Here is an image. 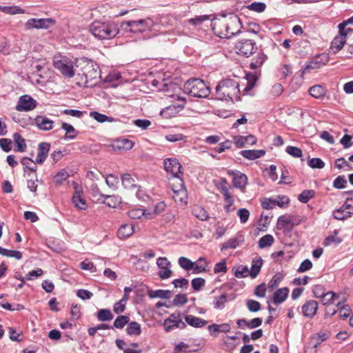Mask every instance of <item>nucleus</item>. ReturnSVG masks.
Listing matches in <instances>:
<instances>
[{
	"instance_id": "nucleus-9",
	"label": "nucleus",
	"mask_w": 353,
	"mask_h": 353,
	"mask_svg": "<svg viewBox=\"0 0 353 353\" xmlns=\"http://www.w3.org/2000/svg\"><path fill=\"white\" fill-rule=\"evenodd\" d=\"M37 105L35 99L30 95L24 94L19 97L15 108L19 112H29L36 108Z\"/></svg>"
},
{
	"instance_id": "nucleus-41",
	"label": "nucleus",
	"mask_w": 353,
	"mask_h": 353,
	"mask_svg": "<svg viewBox=\"0 0 353 353\" xmlns=\"http://www.w3.org/2000/svg\"><path fill=\"white\" fill-rule=\"evenodd\" d=\"M90 116L99 123H103L105 121L112 122L114 120V119L112 117H109L96 111L90 112Z\"/></svg>"
},
{
	"instance_id": "nucleus-43",
	"label": "nucleus",
	"mask_w": 353,
	"mask_h": 353,
	"mask_svg": "<svg viewBox=\"0 0 353 353\" xmlns=\"http://www.w3.org/2000/svg\"><path fill=\"white\" fill-rule=\"evenodd\" d=\"M227 301V294L225 293L222 294L218 297H214L213 301L214 307L216 309L222 310L225 307Z\"/></svg>"
},
{
	"instance_id": "nucleus-2",
	"label": "nucleus",
	"mask_w": 353,
	"mask_h": 353,
	"mask_svg": "<svg viewBox=\"0 0 353 353\" xmlns=\"http://www.w3.org/2000/svg\"><path fill=\"white\" fill-rule=\"evenodd\" d=\"M235 48L239 54L245 57H249L256 53L250 63V67L252 70L260 68L268 58L262 50L258 49L256 42L252 39H241L239 40L235 44Z\"/></svg>"
},
{
	"instance_id": "nucleus-59",
	"label": "nucleus",
	"mask_w": 353,
	"mask_h": 353,
	"mask_svg": "<svg viewBox=\"0 0 353 353\" xmlns=\"http://www.w3.org/2000/svg\"><path fill=\"white\" fill-rule=\"evenodd\" d=\"M2 12L10 14L24 13V10L17 6H3Z\"/></svg>"
},
{
	"instance_id": "nucleus-34",
	"label": "nucleus",
	"mask_w": 353,
	"mask_h": 353,
	"mask_svg": "<svg viewBox=\"0 0 353 353\" xmlns=\"http://www.w3.org/2000/svg\"><path fill=\"white\" fill-rule=\"evenodd\" d=\"M292 223V216L290 215H281L278 218L277 220V228L279 230L283 229L288 226L291 227Z\"/></svg>"
},
{
	"instance_id": "nucleus-57",
	"label": "nucleus",
	"mask_w": 353,
	"mask_h": 353,
	"mask_svg": "<svg viewBox=\"0 0 353 353\" xmlns=\"http://www.w3.org/2000/svg\"><path fill=\"white\" fill-rule=\"evenodd\" d=\"M312 292L314 296L318 299H321L322 296H325V294L327 293L325 292V287L322 285H314Z\"/></svg>"
},
{
	"instance_id": "nucleus-39",
	"label": "nucleus",
	"mask_w": 353,
	"mask_h": 353,
	"mask_svg": "<svg viewBox=\"0 0 353 353\" xmlns=\"http://www.w3.org/2000/svg\"><path fill=\"white\" fill-rule=\"evenodd\" d=\"M0 254L8 256L13 257L18 260L22 258V253L17 250H11L0 247Z\"/></svg>"
},
{
	"instance_id": "nucleus-22",
	"label": "nucleus",
	"mask_w": 353,
	"mask_h": 353,
	"mask_svg": "<svg viewBox=\"0 0 353 353\" xmlns=\"http://www.w3.org/2000/svg\"><path fill=\"white\" fill-rule=\"evenodd\" d=\"M240 154L244 158L249 160H255L256 159L261 158L265 154V150H241Z\"/></svg>"
},
{
	"instance_id": "nucleus-56",
	"label": "nucleus",
	"mask_w": 353,
	"mask_h": 353,
	"mask_svg": "<svg viewBox=\"0 0 353 353\" xmlns=\"http://www.w3.org/2000/svg\"><path fill=\"white\" fill-rule=\"evenodd\" d=\"M105 183L110 188H115L119 183V178L114 174H108L105 178Z\"/></svg>"
},
{
	"instance_id": "nucleus-36",
	"label": "nucleus",
	"mask_w": 353,
	"mask_h": 353,
	"mask_svg": "<svg viewBox=\"0 0 353 353\" xmlns=\"http://www.w3.org/2000/svg\"><path fill=\"white\" fill-rule=\"evenodd\" d=\"M148 295L150 298L158 297L167 299L171 296V292L163 290H151L149 292Z\"/></svg>"
},
{
	"instance_id": "nucleus-23",
	"label": "nucleus",
	"mask_w": 353,
	"mask_h": 353,
	"mask_svg": "<svg viewBox=\"0 0 353 353\" xmlns=\"http://www.w3.org/2000/svg\"><path fill=\"white\" fill-rule=\"evenodd\" d=\"M289 290L288 288H282L275 291L273 295V302L276 305H279L285 301L288 296Z\"/></svg>"
},
{
	"instance_id": "nucleus-6",
	"label": "nucleus",
	"mask_w": 353,
	"mask_h": 353,
	"mask_svg": "<svg viewBox=\"0 0 353 353\" xmlns=\"http://www.w3.org/2000/svg\"><path fill=\"white\" fill-rule=\"evenodd\" d=\"M164 168L168 173H170L172 176L177 178L180 181L181 189L179 190H174L176 194H181L183 196H186V190L183 189V179H181L180 174H181L182 166L179 161L175 158H170L164 161Z\"/></svg>"
},
{
	"instance_id": "nucleus-10",
	"label": "nucleus",
	"mask_w": 353,
	"mask_h": 353,
	"mask_svg": "<svg viewBox=\"0 0 353 353\" xmlns=\"http://www.w3.org/2000/svg\"><path fill=\"white\" fill-rule=\"evenodd\" d=\"M54 23V21L52 19H30L26 23V29H47Z\"/></svg>"
},
{
	"instance_id": "nucleus-20",
	"label": "nucleus",
	"mask_w": 353,
	"mask_h": 353,
	"mask_svg": "<svg viewBox=\"0 0 353 353\" xmlns=\"http://www.w3.org/2000/svg\"><path fill=\"white\" fill-rule=\"evenodd\" d=\"M345 43V34H340L336 36L333 41L331 42L330 49L333 50L335 54L341 50Z\"/></svg>"
},
{
	"instance_id": "nucleus-52",
	"label": "nucleus",
	"mask_w": 353,
	"mask_h": 353,
	"mask_svg": "<svg viewBox=\"0 0 353 353\" xmlns=\"http://www.w3.org/2000/svg\"><path fill=\"white\" fill-rule=\"evenodd\" d=\"M272 201L274 205H278L281 208L288 205L290 202V199L287 196H277L276 199H272Z\"/></svg>"
},
{
	"instance_id": "nucleus-12",
	"label": "nucleus",
	"mask_w": 353,
	"mask_h": 353,
	"mask_svg": "<svg viewBox=\"0 0 353 353\" xmlns=\"http://www.w3.org/2000/svg\"><path fill=\"white\" fill-rule=\"evenodd\" d=\"M353 214V204H349L348 202L345 203L339 209L333 211V216L338 220H344Z\"/></svg>"
},
{
	"instance_id": "nucleus-1",
	"label": "nucleus",
	"mask_w": 353,
	"mask_h": 353,
	"mask_svg": "<svg viewBox=\"0 0 353 353\" xmlns=\"http://www.w3.org/2000/svg\"><path fill=\"white\" fill-rule=\"evenodd\" d=\"M212 30L220 38L230 39L241 32L243 28L240 18L233 13L215 17L211 22Z\"/></svg>"
},
{
	"instance_id": "nucleus-28",
	"label": "nucleus",
	"mask_w": 353,
	"mask_h": 353,
	"mask_svg": "<svg viewBox=\"0 0 353 353\" xmlns=\"http://www.w3.org/2000/svg\"><path fill=\"white\" fill-rule=\"evenodd\" d=\"M309 94L315 99H321L326 94V89L321 85H315L309 89Z\"/></svg>"
},
{
	"instance_id": "nucleus-14",
	"label": "nucleus",
	"mask_w": 353,
	"mask_h": 353,
	"mask_svg": "<svg viewBox=\"0 0 353 353\" xmlns=\"http://www.w3.org/2000/svg\"><path fill=\"white\" fill-rule=\"evenodd\" d=\"M50 149V144L47 142H41L38 146V152L35 163L42 164L48 157Z\"/></svg>"
},
{
	"instance_id": "nucleus-5",
	"label": "nucleus",
	"mask_w": 353,
	"mask_h": 353,
	"mask_svg": "<svg viewBox=\"0 0 353 353\" xmlns=\"http://www.w3.org/2000/svg\"><path fill=\"white\" fill-rule=\"evenodd\" d=\"M185 93L198 98H207L210 94V88L200 79H190L183 85Z\"/></svg>"
},
{
	"instance_id": "nucleus-48",
	"label": "nucleus",
	"mask_w": 353,
	"mask_h": 353,
	"mask_svg": "<svg viewBox=\"0 0 353 353\" xmlns=\"http://www.w3.org/2000/svg\"><path fill=\"white\" fill-rule=\"evenodd\" d=\"M248 9L256 12H263L266 8V4L263 2H253L247 6Z\"/></svg>"
},
{
	"instance_id": "nucleus-49",
	"label": "nucleus",
	"mask_w": 353,
	"mask_h": 353,
	"mask_svg": "<svg viewBox=\"0 0 353 353\" xmlns=\"http://www.w3.org/2000/svg\"><path fill=\"white\" fill-rule=\"evenodd\" d=\"M283 279V276L281 274L278 273L274 274L268 283V288L272 290L275 289L278 287Z\"/></svg>"
},
{
	"instance_id": "nucleus-25",
	"label": "nucleus",
	"mask_w": 353,
	"mask_h": 353,
	"mask_svg": "<svg viewBox=\"0 0 353 353\" xmlns=\"http://www.w3.org/2000/svg\"><path fill=\"white\" fill-rule=\"evenodd\" d=\"M243 241L244 236L243 235H239L236 237L231 238L223 243L221 250H225L228 248L235 249L240 243H243Z\"/></svg>"
},
{
	"instance_id": "nucleus-60",
	"label": "nucleus",
	"mask_w": 353,
	"mask_h": 353,
	"mask_svg": "<svg viewBox=\"0 0 353 353\" xmlns=\"http://www.w3.org/2000/svg\"><path fill=\"white\" fill-rule=\"evenodd\" d=\"M208 19H209L208 15L198 16L194 18L190 19L188 20V22H189V23L196 26L202 24L205 21L208 20Z\"/></svg>"
},
{
	"instance_id": "nucleus-44",
	"label": "nucleus",
	"mask_w": 353,
	"mask_h": 353,
	"mask_svg": "<svg viewBox=\"0 0 353 353\" xmlns=\"http://www.w3.org/2000/svg\"><path fill=\"white\" fill-rule=\"evenodd\" d=\"M134 145V143L127 139H123L120 141H118L117 145H114V148H118L119 150L123 149L125 150H128L132 148Z\"/></svg>"
},
{
	"instance_id": "nucleus-31",
	"label": "nucleus",
	"mask_w": 353,
	"mask_h": 353,
	"mask_svg": "<svg viewBox=\"0 0 353 353\" xmlns=\"http://www.w3.org/2000/svg\"><path fill=\"white\" fill-rule=\"evenodd\" d=\"M126 333L128 335H140L141 333V325L136 321L128 322L125 329Z\"/></svg>"
},
{
	"instance_id": "nucleus-15",
	"label": "nucleus",
	"mask_w": 353,
	"mask_h": 353,
	"mask_svg": "<svg viewBox=\"0 0 353 353\" xmlns=\"http://www.w3.org/2000/svg\"><path fill=\"white\" fill-rule=\"evenodd\" d=\"M256 138L252 134L248 136H235L234 137V143L238 148L245 147V144L253 145L256 143Z\"/></svg>"
},
{
	"instance_id": "nucleus-21",
	"label": "nucleus",
	"mask_w": 353,
	"mask_h": 353,
	"mask_svg": "<svg viewBox=\"0 0 353 353\" xmlns=\"http://www.w3.org/2000/svg\"><path fill=\"white\" fill-rule=\"evenodd\" d=\"M233 175V185L237 188H245L248 183V177L245 174L240 172H232Z\"/></svg>"
},
{
	"instance_id": "nucleus-24",
	"label": "nucleus",
	"mask_w": 353,
	"mask_h": 353,
	"mask_svg": "<svg viewBox=\"0 0 353 353\" xmlns=\"http://www.w3.org/2000/svg\"><path fill=\"white\" fill-rule=\"evenodd\" d=\"M121 179L122 185L125 189L132 190L139 187L137 185L135 179L130 174L125 173L122 174Z\"/></svg>"
},
{
	"instance_id": "nucleus-18",
	"label": "nucleus",
	"mask_w": 353,
	"mask_h": 353,
	"mask_svg": "<svg viewBox=\"0 0 353 353\" xmlns=\"http://www.w3.org/2000/svg\"><path fill=\"white\" fill-rule=\"evenodd\" d=\"M82 194V191L75 190L72 198V201L76 208L85 210L87 209L88 205Z\"/></svg>"
},
{
	"instance_id": "nucleus-53",
	"label": "nucleus",
	"mask_w": 353,
	"mask_h": 353,
	"mask_svg": "<svg viewBox=\"0 0 353 353\" xmlns=\"http://www.w3.org/2000/svg\"><path fill=\"white\" fill-rule=\"evenodd\" d=\"M285 151L288 154L295 158L301 157L303 155L301 149L295 146L289 145L286 148Z\"/></svg>"
},
{
	"instance_id": "nucleus-55",
	"label": "nucleus",
	"mask_w": 353,
	"mask_h": 353,
	"mask_svg": "<svg viewBox=\"0 0 353 353\" xmlns=\"http://www.w3.org/2000/svg\"><path fill=\"white\" fill-rule=\"evenodd\" d=\"M347 181L345 176H338L333 182V186L336 189L345 188Z\"/></svg>"
},
{
	"instance_id": "nucleus-8",
	"label": "nucleus",
	"mask_w": 353,
	"mask_h": 353,
	"mask_svg": "<svg viewBox=\"0 0 353 353\" xmlns=\"http://www.w3.org/2000/svg\"><path fill=\"white\" fill-rule=\"evenodd\" d=\"M154 23L150 18L139 20H131L123 22L121 26H126L129 31L134 33H142L150 30Z\"/></svg>"
},
{
	"instance_id": "nucleus-62",
	"label": "nucleus",
	"mask_w": 353,
	"mask_h": 353,
	"mask_svg": "<svg viewBox=\"0 0 353 353\" xmlns=\"http://www.w3.org/2000/svg\"><path fill=\"white\" fill-rule=\"evenodd\" d=\"M43 274V271L41 268H37L36 270H32L29 272L26 276L27 280H34L39 276H41Z\"/></svg>"
},
{
	"instance_id": "nucleus-3",
	"label": "nucleus",
	"mask_w": 353,
	"mask_h": 353,
	"mask_svg": "<svg viewBox=\"0 0 353 353\" xmlns=\"http://www.w3.org/2000/svg\"><path fill=\"white\" fill-rule=\"evenodd\" d=\"M89 30L96 38L103 40L115 37L119 28L118 24L113 21H95L90 25Z\"/></svg>"
},
{
	"instance_id": "nucleus-4",
	"label": "nucleus",
	"mask_w": 353,
	"mask_h": 353,
	"mask_svg": "<svg viewBox=\"0 0 353 353\" xmlns=\"http://www.w3.org/2000/svg\"><path fill=\"white\" fill-rule=\"evenodd\" d=\"M239 83L234 79H225L221 81L215 88L216 97L221 101H232L233 97L239 99Z\"/></svg>"
},
{
	"instance_id": "nucleus-19",
	"label": "nucleus",
	"mask_w": 353,
	"mask_h": 353,
	"mask_svg": "<svg viewBox=\"0 0 353 353\" xmlns=\"http://www.w3.org/2000/svg\"><path fill=\"white\" fill-rule=\"evenodd\" d=\"M184 319L185 321V323H188L189 325L196 328L202 327L208 324V321L206 320L191 314L185 315Z\"/></svg>"
},
{
	"instance_id": "nucleus-16",
	"label": "nucleus",
	"mask_w": 353,
	"mask_h": 353,
	"mask_svg": "<svg viewBox=\"0 0 353 353\" xmlns=\"http://www.w3.org/2000/svg\"><path fill=\"white\" fill-rule=\"evenodd\" d=\"M34 123L41 130L48 131L53 128L54 121L44 116H37L34 119Z\"/></svg>"
},
{
	"instance_id": "nucleus-29",
	"label": "nucleus",
	"mask_w": 353,
	"mask_h": 353,
	"mask_svg": "<svg viewBox=\"0 0 353 353\" xmlns=\"http://www.w3.org/2000/svg\"><path fill=\"white\" fill-rule=\"evenodd\" d=\"M263 265V259L261 257L255 258L252 260L250 275L252 278H255L261 271Z\"/></svg>"
},
{
	"instance_id": "nucleus-40",
	"label": "nucleus",
	"mask_w": 353,
	"mask_h": 353,
	"mask_svg": "<svg viewBox=\"0 0 353 353\" xmlns=\"http://www.w3.org/2000/svg\"><path fill=\"white\" fill-rule=\"evenodd\" d=\"M315 196V191L313 190H305L298 196V199L303 203H307L310 199Z\"/></svg>"
},
{
	"instance_id": "nucleus-7",
	"label": "nucleus",
	"mask_w": 353,
	"mask_h": 353,
	"mask_svg": "<svg viewBox=\"0 0 353 353\" xmlns=\"http://www.w3.org/2000/svg\"><path fill=\"white\" fill-rule=\"evenodd\" d=\"M53 65L65 77L72 78L75 74L74 63L67 57H54Z\"/></svg>"
},
{
	"instance_id": "nucleus-47",
	"label": "nucleus",
	"mask_w": 353,
	"mask_h": 353,
	"mask_svg": "<svg viewBox=\"0 0 353 353\" xmlns=\"http://www.w3.org/2000/svg\"><path fill=\"white\" fill-rule=\"evenodd\" d=\"M321 299V301H322L323 304L327 305V304L332 303V301L334 300L339 299V295L335 294L332 291H330V292H327L325 294V296H322Z\"/></svg>"
},
{
	"instance_id": "nucleus-17",
	"label": "nucleus",
	"mask_w": 353,
	"mask_h": 353,
	"mask_svg": "<svg viewBox=\"0 0 353 353\" xmlns=\"http://www.w3.org/2000/svg\"><path fill=\"white\" fill-rule=\"evenodd\" d=\"M318 309V303L314 300L307 301L302 306L303 314L309 318H312Z\"/></svg>"
},
{
	"instance_id": "nucleus-50",
	"label": "nucleus",
	"mask_w": 353,
	"mask_h": 353,
	"mask_svg": "<svg viewBox=\"0 0 353 353\" xmlns=\"http://www.w3.org/2000/svg\"><path fill=\"white\" fill-rule=\"evenodd\" d=\"M246 306L250 312H256L261 310V303L253 299H248L246 301Z\"/></svg>"
},
{
	"instance_id": "nucleus-26",
	"label": "nucleus",
	"mask_w": 353,
	"mask_h": 353,
	"mask_svg": "<svg viewBox=\"0 0 353 353\" xmlns=\"http://www.w3.org/2000/svg\"><path fill=\"white\" fill-rule=\"evenodd\" d=\"M134 232V225L131 224L122 225L118 230L117 236L123 239L129 237Z\"/></svg>"
},
{
	"instance_id": "nucleus-32",
	"label": "nucleus",
	"mask_w": 353,
	"mask_h": 353,
	"mask_svg": "<svg viewBox=\"0 0 353 353\" xmlns=\"http://www.w3.org/2000/svg\"><path fill=\"white\" fill-rule=\"evenodd\" d=\"M13 139L15 145L17 147V148L15 149V151H25L27 146L25 142V139L22 137V136L19 133L16 132L13 134Z\"/></svg>"
},
{
	"instance_id": "nucleus-46",
	"label": "nucleus",
	"mask_w": 353,
	"mask_h": 353,
	"mask_svg": "<svg viewBox=\"0 0 353 353\" xmlns=\"http://www.w3.org/2000/svg\"><path fill=\"white\" fill-rule=\"evenodd\" d=\"M148 210H141V209H134L128 211V215L130 219H139L142 216H145L148 218Z\"/></svg>"
},
{
	"instance_id": "nucleus-38",
	"label": "nucleus",
	"mask_w": 353,
	"mask_h": 353,
	"mask_svg": "<svg viewBox=\"0 0 353 353\" xmlns=\"http://www.w3.org/2000/svg\"><path fill=\"white\" fill-rule=\"evenodd\" d=\"M97 317L99 321H108L113 319V314L108 309H101L98 311Z\"/></svg>"
},
{
	"instance_id": "nucleus-13",
	"label": "nucleus",
	"mask_w": 353,
	"mask_h": 353,
	"mask_svg": "<svg viewBox=\"0 0 353 353\" xmlns=\"http://www.w3.org/2000/svg\"><path fill=\"white\" fill-rule=\"evenodd\" d=\"M330 59V57L326 53L317 54L312 58L310 63L307 65V68L317 69L323 65H325Z\"/></svg>"
},
{
	"instance_id": "nucleus-58",
	"label": "nucleus",
	"mask_w": 353,
	"mask_h": 353,
	"mask_svg": "<svg viewBox=\"0 0 353 353\" xmlns=\"http://www.w3.org/2000/svg\"><path fill=\"white\" fill-rule=\"evenodd\" d=\"M232 148V141L227 139L225 141L220 143L217 147L214 148L215 151L218 153H222L225 150L230 149Z\"/></svg>"
},
{
	"instance_id": "nucleus-42",
	"label": "nucleus",
	"mask_w": 353,
	"mask_h": 353,
	"mask_svg": "<svg viewBox=\"0 0 353 353\" xmlns=\"http://www.w3.org/2000/svg\"><path fill=\"white\" fill-rule=\"evenodd\" d=\"M274 241V239L271 234H265L262 236L259 241V247L260 248H265L270 247Z\"/></svg>"
},
{
	"instance_id": "nucleus-30",
	"label": "nucleus",
	"mask_w": 353,
	"mask_h": 353,
	"mask_svg": "<svg viewBox=\"0 0 353 353\" xmlns=\"http://www.w3.org/2000/svg\"><path fill=\"white\" fill-rule=\"evenodd\" d=\"M61 128L65 131V134L64 136V139L65 140L74 139L78 134V132L74 129V128L67 123H63Z\"/></svg>"
},
{
	"instance_id": "nucleus-33",
	"label": "nucleus",
	"mask_w": 353,
	"mask_h": 353,
	"mask_svg": "<svg viewBox=\"0 0 353 353\" xmlns=\"http://www.w3.org/2000/svg\"><path fill=\"white\" fill-rule=\"evenodd\" d=\"M208 263L205 258L200 257L195 263H193V268L194 273L199 274L205 271Z\"/></svg>"
},
{
	"instance_id": "nucleus-27",
	"label": "nucleus",
	"mask_w": 353,
	"mask_h": 353,
	"mask_svg": "<svg viewBox=\"0 0 353 353\" xmlns=\"http://www.w3.org/2000/svg\"><path fill=\"white\" fill-rule=\"evenodd\" d=\"M163 327L165 332H168L172 330L174 328L185 329L186 327V323L183 321H173L170 320H165L163 322Z\"/></svg>"
},
{
	"instance_id": "nucleus-35",
	"label": "nucleus",
	"mask_w": 353,
	"mask_h": 353,
	"mask_svg": "<svg viewBox=\"0 0 353 353\" xmlns=\"http://www.w3.org/2000/svg\"><path fill=\"white\" fill-rule=\"evenodd\" d=\"M193 214L201 221H206L209 218L207 211L201 206H195L192 209Z\"/></svg>"
},
{
	"instance_id": "nucleus-45",
	"label": "nucleus",
	"mask_w": 353,
	"mask_h": 353,
	"mask_svg": "<svg viewBox=\"0 0 353 353\" xmlns=\"http://www.w3.org/2000/svg\"><path fill=\"white\" fill-rule=\"evenodd\" d=\"M165 206L166 205L164 202H158L152 212H149L148 210V218H152L154 215L161 214L165 210Z\"/></svg>"
},
{
	"instance_id": "nucleus-54",
	"label": "nucleus",
	"mask_w": 353,
	"mask_h": 353,
	"mask_svg": "<svg viewBox=\"0 0 353 353\" xmlns=\"http://www.w3.org/2000/svg\"><path fill=\"white\" fill-rule=\"evenodd\" d=\"M307 165L312 168L321 169L324 168L325 163L320 158H312L308 160Z\"/></svg>"
},
{
	"instance_id": "nucleus-63",
	"label": "nucleus",
	"mask_w": 353,
	"mask_h": 353,
	"mask_svg": "<svg viewBox=\"0 0 353 353\" xmlns=\"http://www.w3.org/2000/svg\"><path fill=\"white\" fill-rule=\"evenodd\" d=\"M241 222L245 223L248 221L250 216V212L246 208H241L237 211Z\"/></svg>"
},
{
	"instance_id": "nucleus-51",
	"label": "nucleus",
	"mask_w": 353,
	"mask_h": 353,
	"mask_svg": "<svg viewBox=\"0 0 353 353\" xmlns=\"http://www.w3.org/2000/svg\"><path fill=\"white\" fill-rule=\"evenodd\" d=\"M178 262L179 265L185 270H190L193 268V262L185 256H181Z\"/></svg>"
},
{
	"instance_id": "nucleus-37",
	"label": "nucleus",
	"mask_w": 353,
	"mask_h": 353,
	"mask_svg": "<svg viewBox=\"0 0 353 353\" xmlns=\"http://www.w3.org/2000/svg\"><path fill=\"white\" fill-rule=\"evenodd\" d=\"M129 321V316L125 315H119L114 320L112 327L117 329H122L125 325H128Z\"/></svg>"
},
{
	"instance_id": "nucleus-64",
	"label": "nucleus",
	"mask_w": 353,
	"mask_h": 353,
	"mask_svg": "<svg viewBox=\"0 0 353 353\" xmlns=\"http://www.w3.org/2000/svg\"><path fill=\"white\" fill-rule=\"evenodd\" d=\"M189 345L183 342L176 345L174 349V353H186L188 352Z\"/></svg>"
},
{
	"instance_id": "nucleus-11",
	"label": "nucleus",
	"mask_w": 353,
	"mask_h": 353,
	"mask_svg": "<svg viewBox=\"0 0 353 353\" xmlns=\"http://www.w3.org/2000/svg\"><path fill=\"white\" fill-rule=\"evenodd\" d=\"M83 75L85 77V82L97 79L99 75V67L93 61L87 62L85 65L82 68Z\"/></svg>"
},
{
	"instance_id": "nucleus-61",
	"label": "nucleus",
	"mask_w": 353,
	"mask_h": 353,
	"mask_svg": "<svg viewBox=\"0 0 353 353\" xmlns=\"http://www.w3.org/2000/svg\"><path fill=\"white\" fill-rule=\"evenodd\" d=\"M69 174L65 170H61L54 176V181L57 184H61L63 181L66 180Z\"/></svg>"
}]
</instances>
